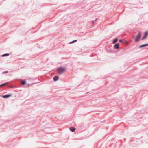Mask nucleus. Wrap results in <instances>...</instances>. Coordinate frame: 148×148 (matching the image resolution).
I'll return each instance as SVG.
<instances>
[{"instance_id":"obj_1","label":"nucleus","mask_w":148,"mask_h":148,"mask_svg":"<svg viewBox=\"0 0 148 148\" xmlns=\"http://www.w3.org/2000/svg\"><path fill=\"white\" fill-rule=\"evenodd\" d=\"M65 68H62L61 67H58L57 70V72L59 74H62L65 71Z\"/></svg>"},{"instance_id":"obj_2","label":"nucleus","mask_w":148,"mask_h":148,"mask_svg":"<svg viewBox=\"0 0 148 148\" xmlns=\"http://www.w3.org/2000/svg\"><path fill=\"white\" fill-rule=\"evenodd\" d=\"M141 32H139L138 34L136 36L135 41V42H138L139 41L140 39L141 38Z\"/></svg>"},{"instance_id":"obj_3","label":"nucleus","mask_w":148,"mask_h":148,"mask_svg":"<svg viewBox=\"0 0 148 148\" xmlns=\"http://www.w3.org/2000/svg\"><path fill=\"white\" fill-rule=\"evenodd\" d=\"M11 96V94H9L8 95H3L2 97L4 98H8L9 97H10Z\"/></svg>"},{"instance_id":"obj_4","label":"nucleus","mask_w":148,"mask_h":148,"mask_svg":"<svg viewBox=\"0 0 148 148\" xmlns=\"http://www.w3.org/2000/svg\"><path fill=\"white\" fill-rule=\"evenodd\" d=\"M148 34V32H146L145 33L144 35V36L142 38V40H143L145 38L147 37V35Z\"/></svg>"},{"instance_id":"obj_5","label":"nucleus","mask_w":148,"mask_h":148,"mask_svg":"<svg viewBox=\"0 0 148 148\" xmlns=\"http://www.w3.org/2000/svg\"><path fill=\"white\" fill-rule=\"evenodd\" d=\"M59 78V77L58 76H55L53 77V79L54 81H57Z\"/></svg>"},{"instance_id":"obj_6","label":"nucleus","mask_w":148,"mask_h":148,"mask_svg":"<svg viewBox=\"0 0 148 148\" xmlns=\"http://www.w3.org/2000/svg\"><path fill=\"white\" fill-rule=\"evenodd\" d=\"M148 46V44H143L142 45L140 46L139 47V48H142V47Z\"/></svg>"},{"instance_id":"obj_7","label":"nucleus","mask_w":148,"mask_h":148,"mask_svg":"<svg viewBox=\"0 0 148 148\" xmlns=\"http://www.w3.org/2000/svg\"><path fill=\"white\" fill-rule=\"evenodd\" d=\"M119 48V44L117 43L114 45V48L116 49H118Z\"/></svg>"},{"instance_id":"obj_8","label":"nucleus","mask_w":148,"mask_h":148,"mask_svg":"<svg viewBox=\"0 0 148 148\" xmlns=\"http://www.w3.org/2000/svg\"><path fill=\"white\" fill-rule=\"evenodd\" d=\"M69 129L71 131H72L73 132L75 131V128H74L73 127H70Z\"/></svg>"},{"instance_id":"obj_9","label":"nucleus","mask_w":148,"mask_h":148,"mask_svg":"<svg viewBox=\"0 0 148 148\" xmlns=\"http://www.w3.org/2000/svg\"><path fill=\"white\" fill-rule=\"evenodd\" d=\"M118 41V39L117 38H115L113 41V43L115 44Z\"/></svg>"},{"instance_id":"obj_10","label":"nucleus","mask_w":148,"mask_h":148,"mask_svg":"<svg viewBox=\"0 0 148 148\" xmlns=\"http://www.w3.org/2000/svg\"><path fill=\"white\" fill-rule=\"evenodd\" d=\"M26 82L25 80H22L21 82V84L22 85H24L26 84Z\"/></svg>"},{"instance_id":"obj_11","label":"nucleus","mask_w":148,"mask_h":148,"mask_svg":"<svg viewBox=\"0 0 148 148\" xmlns=\"http://www.w3.org/2000/svg\"><path fill=\"white\" fill-rule=\"evenodd\" d=\"M9 55V53H6L2 55V57H5V56H7Z\"/></svg>"},{"instance_id":"obj_12","label":"nucleus","mask_w":148,"mask_h":148,"mask_svg":"<svg viewBox=\"0 0 148 148\" xmlns=\"http://www.w3.org/2000/svg\"><path fill=\"white\" fill-rule=\"evenodd\" d=\"M8 83V82H5V83H4V84H2L0 85V87L5 86L6 84H7Z\"/></svg>"},{"instance_id":"obj_13","label":"nucleus","mask_w":148,"mask_h":148,"mask_svg":"<svg viewBox=\"0 0 148 148\" xmlns=\"http://www.w3.org/2000/svg\"><path fill=\"white\" fill-rule=\"evenodd\" d=\"M77 41V40H73V41L71 42L70 43V44L73 43H74V42H76Z\"/></svg>"},{"instance_id":"obj_14","label":"nucleus","mask_w":148,"mask_h":148,"mask_svg":"<svg viewBox=\"0 0 148 148\" xmlns=\"http://www.w3.org/2000/svg\"><path fill=\"white\" fill-rule=\"evenodd\" d=\"M8 72V71H5L3 73V74L6 73H7Z\"/></svg>"},{"instance_id":"obj_15","label":"nucleus","mask_w":148,"mask_h":148,"mask_svg":"<svg viewBox=\"0 0 148 148\" xmlns=\"http://www.w3.org/2000/svg\"><path fill=\"white\" fill-rule=\"evenodd\" d=\"M122 40L121 39L119 40V42H122Z\"/></svg>"},{"instance_id":"obj_16","label":"nucleus","mask_w":148,"mask_h":148,"mask_svg":"<svg viewBox=\"0 0 148 148\" xmlns=\"http://www.w3.org/2000/svg\"><path fill=\"white\" fill-rule=\"evenodd\" d=\"M62 59H63V58H66V59H67V58H63V57H62Z\"/></svg>"}]
</instances>
